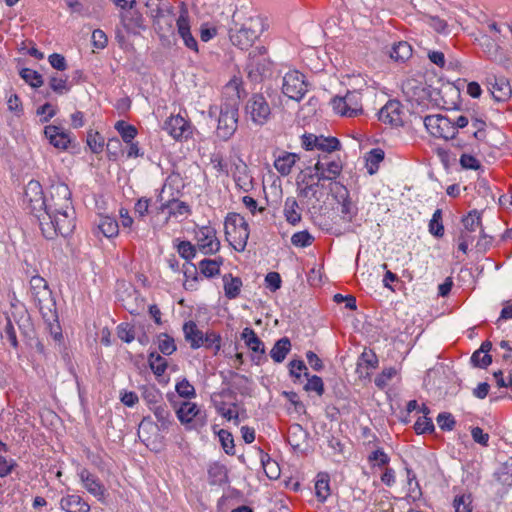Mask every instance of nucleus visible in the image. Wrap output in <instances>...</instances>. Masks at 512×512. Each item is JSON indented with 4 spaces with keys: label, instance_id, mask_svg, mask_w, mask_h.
Segmentation results:
<instances>
[{
    "label": "nucleus",
    "instance_id": "nucleus-13",
    "mask_svg": "<svg viewBox=\"0 0 512 512\" xmlns=\"http://www.w3.org/2000/svg\"><path fill=\"white\" fill-rule=\"evenodd\" d=\"M308 90L305 76L297 71H288L283 77L282 92L290 99L301 100Z\"/></svg>",
    "mask_w": 512,
    "mask_h": 512
},
{
    "label": "nucleus",
    "instance_id": "nucleus-54",
    "mask_svg": "<svg viewBox=\"0 0 512 512\" xmlns=\"http://www.w3.org/2000/svg\"><path fill=\"white\" fill-rule=\"evenodd\" d=\"M261 463H262V466H263V469H264L266 475L270 479L278 478L280 471H279L278 464L274 460L270 459V457L267 454H265V455H262V457H261Z\"/></svg>",
    "mask_w": 512,
    "mask_h": 512
},
{
    "label": "nucleus",
    "instance_id": "nucleus-57",
    "mask_svg": "<svg viewBox=\"0 0 512 512\" xmlns=\"http://www.w3.org/2000/svg\"><path fill=\"white\" fill-rule=\"evenodd\" d=\"M203 342L202 347L213 348L216 353L221 349V336L214 331L205 332Z\"/></svg>",
    "mask_w": 512,
    "mask_h": 512
},
{
    "label": "nucleus",
    "instance_id": "nucleus-7",
    "mask_svg": "<svg viewBox=\"0 0 512 512\" xmlns=\"http://www.w3.org/2000/svg\"><path fill=\"white\" fill-rule=\"evenodd\" d=\"M334 112L343 117H357L363 113L362 97L359 91H348L344 96L331 100Z\"/></svg>",
    "mask_w": 512,
    "mask_h": 512
},
{
    "label": "nucleus",
    "instance_id": "nucleus-60",
    "mask_svg": "<svg viewBox=\"0 0 512 512\" xmlns=\"http://www.w3.org/2000/svg\"><path fill=\"white\" fill-rule=\"evenodd\" d=\"M498 480L504 485H512V457L500 468L498 472Z\"/></svg>",
    "mask_w": 512,
    "mask_h": 512
},
{
    "label": "nucleus",
    "instance_id": "nucleus-44",
    "mask_svg": "<svg viewBox=\"0 0 512 512\" xmlns=\"http://www.w3.org/2000/svg\"><path fill=\"white\" fill-rule=\"evenodd\" d=\"M412 56V48L407 42H399L392 47L390 57L395 61L404 62Z\"/></svg>",
    "mask_w": 512,
    "mask_h": 512
},
{
    "label": "nucleus",
    "instance_id": "nucleus-2",
    "mask_svg": "<svg viewBox=\"0 0 512 512\" xmlns=\"http://www.w3.org/2000/svg\"><path fill=\"white\" fill-rule=\"evenodd\" d=\"M263 31L264 23L260 16H246L241 11H238L233 14L229 38L235 47L241 50H248Z\"/></svg>",
    "mask_w": 512,
    "mask_h": 512
},
{
    "label": "nucleus",
    "instance_id": "nucleus-20",
    "mask_svg": "<svg viewBox=\"0 0 512 512\" xmlns=\"http://www.w3.org/2000/svg\"><path fill=\"white\" fill-rule=\"evenodd\" d=\"M44 135L51 145L60 150L67 149L71 142L69 133L59 126H46Z\"/></svg>",
    "mask_w": 512,
    "mask_h": 512
},
{
    "label": "nucleus",
    "instance_id": "nucleus-3",
    "mask_svg": "<svg viewBox=\"0 0 512 512\" xmlns=\"http://www.w3.org/2000/svg\"><path fill=\"white\" fill-rule=\"evenodd\" d=\"M36 301L45 325V330L49 332L56 342H61L62 330L52 292L48 288L47 282L42 277L34 275V303Z\"/></svg>",
    "mask_w": 512,
    "mask_h": 512
},
{
    "label": "nucleus",
    "instance_id": "nucleus-1",
    "mask_svg": "<svg viewBox=\"0 0 512 512\" xmlns=\"http://www.w3.org/2000/svg\"><path fill=\"white\" fill-rule=\"evenodd\" d=\"M36 202L43 210L37 215L42 234L47 239L56 235L66 237L75 228V210L71 201V192L67 185L59 183L50 188V199L46 197L42 186L34 181V210Z\"/></svg>",
    "mask_w": 512,
    "mask_h": 512
},
{
    "label": "nucleus",
    "instance_id": "nucleus-12",
    "mask_svg": "<svg viewBox=\"0 0 512 512\" xmlns=\"http://www.w3.org/2000/svg\"><path fill=\"white\" fill-rule=\"evenodd\" d=\"M168 185L164 184L161 190L158 191L156 200L159 202V206L156 208L157 214L168 211V218L170 217H182L190 214V207L186 202L180 201L174 197L166 198Z\"/></svg>",
    "mask_w": 512,
    "mask_h": 512
},
{
    "label": "nucleus",
    "instance_id": "nucleus-62",
    "mask_svg": "<svg viewBox=\"0 0 512 512\" xmlns=\"http://www.w3.org/2000/svg\"><path fill=\"white\" fill-rule=\"evenodd\" d=\"M471 362L476 367L486 368L492 362V358L489 354H482V351H475L471 356Z\"/></svg>",
    "mask_w": 512,
    "mask_h": 512
},
{
    "label": "nucleus",
    "instance_id": "nucleus-15",
    "mask_svg": "<svg viewBox=\"0 0 512 512\" xmlns=\"http://www.w3.org/2000/svg\"><path fill=\"white\" fill-rule=\"evenodd\" d=\"M331 191L334 199L340 206V213L344 220L352 221L357 215V206L352 202L348 189L339 182L332 183Z\"/></svg>",
    "mask_w": 512,
    "mask_h": 512
},
{
    "label": "nucleus",
    "instance_id": "nucleus-40",
    "mask_svg": "<svg viewBox=\"0 0 512 512\" xmlns=\"http://www.w3.org/2000/svg\"><path fill=\"white\" fill-rule=\"evenodd\" d=\"M420 411L423 413V416H420L415 424L414 429L418 434H423L427 432H432L434 430V424L432 422V419L427 417V414L429 413V409L423 405L420 408Z\"/></svg>",
    "mask_w": 512,
    "mask_h": 512
},
{
    "label": "nucleus",
    "instance_id": "nucleus-37",
    "mask_svg": "<svg viewBox=\"0 0 512 512\" xmlns=\"http://www.w3.org/2000/svg\"><path fill=\"white\" fill-rule=\"evenodd\" d=\"M384 159V151L380 148L372 149L367 153L366 156V168L370 175H373L377 172L379 168V164Z\"/></svg>",
    "mask_w": 512,
    "mask_h": 512
},
{
    "label": "nucleus",
    "instance_id": "nucleus-29",
    "mask_svg": "<svg viewBox=\"0 0 512 512\" xmlns=\"http://www.w3.org/2000/svg\"><path fill=\"white\" fill-rule=\"evenodd\" d=\"M323 188L324 186L322 183L303 186L301 188H297L298 196L313 203L320 202L325 194Z\"/></svg>",
    "mask_w": 512,
    "mask_h": 512
},
{
    "label": "nucleus",
    "instance_id": "nucleus-53",
    "mask_svg": "<svg viewBox=\"0 0 512 512\" xmlns=\"http://www.w3.org/2000/svg\"><path fill=\"white\" fill-rule=\"evenodd\" d=\"M313 241L314 237L307 230L296 232L291 237V243L300 248L310 246Z\"/></svg>",
    "mask_w": 512,
    "mask_h": 512
},
{
    "label": "nucleus",
    "instance_id": "nucleus-58",
    "mask_svg": "<svg viewBox=\"0 0 512 512\" xmlns=\"http://www.w3.org/2000/svg\"><path fill=\"white\" fill-rule=\"evenodd\" d=\"M368 461L372 464V466L377 467H383L386 466L390 458L389 456L384 452L382 448H378L374 450L369 456Z\"/></svg>",
    "mask_w": 512,
    "mask_h": 512
},
{
    "label": "nucleus",
    "instance_id": "nucleus-51",
    "mask_svg": "<svg viewBox=\"0 0 512 512\" xmlns=\"http://www.w3.org/2000/svg\"><path fill=\"white\" fill-rule=\"evenodd\" d=\"M304 375L307 377V383L304 389L307 392H316L318 396H321L324 393V383L322 379L317 375L309 376L307 372H305Z\"/></svg>",
    "mask_w": 512,
    "mask_h": 512
},
{
    "label": "nucleus",
    "instance_id": "nucleus-41",
    "mask_svg": "<svg viewBox=\"0 0 512 512\" xmlns=\"http://www.w3.org/2000/svg\"><path fill=\"white\" fill-rule=\"evenodd\" d=\"M486 127L487 124L484 120L477 117H472L470 120L468 132L471 133L476 140L484 142L486 141L487 135Z\"/></svg>",
    "mask_w": 512,
    "mask_h": 512
},
{
    "label": "nucleus",
    "instance_id": "nucleus-21",
    "mask_svg": "<svg viewBox=\"0 0 512 512\" xmlns=\"http://www.w3.org/2000/svg\"><path fill=\"white\" fill-rule=\"evenodd\" d=\"M489 90L493 98L498 102H505L512 96V88L504 77H492L488 80Z\"/></svg>",
    "mask_w": 512,
    "mask_h": 512
},
{
    "label": "nucleus",
    "instance_id": "nucleus-32",
    "mask_svg": "<svg viewBox=\"0 0 512 512\" xmlns=\"http://www.w3.org/2000/svg\"><path fill=\"white\" fill-rule=\"evenodd\" d=\"M222 280L225 296L228 299L238 297L242 287V280L239 277H234L232 274H225Z\"/></svg>",
    "mask_w": 512,
    "mask_h": 512
},
{
    "label": "nucleus",
    "instance_id": "nucleus-61",
    "mask_svg": "<svg viewBox=\"0 0 512 512\" xmlns=\"http://www.w3.org/2000/svg\"><path fill=\"white\" fill-rule=\"evenodd\" d=\"M177 251L186 260H191L196 255V247L189 241H181L177 246Z\"/></svg>",
    "mask_w": 512,
    "mask_h": 512
},
{
    "label": "nucleus",
    "instance_id": "nucleus-49",
    "mask_svg": "<svg viewBox=\"0 0 512 512\" xmlns=\"http://www.w3.org/2000/svg\"><path fill=\"white\" fill-rule=\"evenodd\" d=\"M481 47L489 59L496 60L498 58L500 47L493 39L483 36Z\"/></svg>",
    "mask_w": 512,
    "mask_h": 512
},
{
    "label": "nucleus",
    "instance_id": "nucleus-14",
    "mask_svg": "<svg viewBox=\"0 0 512 512\" xmlns=\"http://www.w3.org/2000/svg\"><path fill=\"white\" fill-rule=\"evenodd\" d=\"M196 246L204 255H212L220 250V241L216 229L206 225L195 230Z\"/></svg>",
    "mask_w": 512,
    "mask_h": 512
},
{
    "label": "nucleus",
    "instance_id": "nucleus-16",
    "mask_svg": "<svg viewBox=\"0 0 512 512\" xmlns=\"http://www.w3.org/2000/svg\"><path fill=\"white\" fill-rule=\"evenodd\" d=\"M163 129L176 141L188 139L193 133L191 123L180 114L168 117Z\"/></svg>",
    "mask_w": 512,
    "mask_h": 512
},
{
    "label": "nucleus",
    "instance_id": "nucleus-23",
    "mask_svg": "<svg viewBox=\"0 0 512 512\" xmlns=\"http://www.w3.org/2000/svg\"><path fill=\"white\" fill-rule=\"evenodd\" d=\"M379 120L383 123L393 126L402 124L400 103L398 101H388L378 113Z\"/></svg>",
    "mask_w": 512,
    "mask_h": 512
},
{
    "label": "nucleus",
    "instance_id": "nucleus-5",
    "mask_svg": "<svg viewBox=\"0 0 512 512\" xmlns=\"http://www.w3.org/2000/svg\"><path fill=\"white\" fill-rule=\"evenodd\" d=\"M238 126V105L236 101L226 102L221 105L216 135L221 140L230 139Z\"/></svg>",
    "mask_w": 512,
    "mask_h": 512
},
{
    "label": "nucleus",
    "instance_id": "nucleus-4",
    "mask_svg": "<svg viewBox=\"0 0 512 512\" xmlns=\"http://www.w3.org/2000/svg\"><path fill=\"white\" fill-rule=\"evenodd\" d=\"M224 224L226 240L234 250L243 252L250 234L247 221L238 213H229Z\"/></svg>",
    "mask_w": 512,
    "mask_h": 512
},
{
    "label": "nucleus",
    "instance_id": "nucleus-10",
    "mask_svg": "<svg viewBox=\"0 0 512 512\" xmlns=\"http://www.w3.org/2000/svg\"><path fill=\"white\" fill-rule=\"evenodd\" d=\"M176 415L181 424L188 429H197L206 424L207 418L204 411L194 402H183L176 411Z\"/></svg>",
    "mask_w": 512,
    "mask_h": 512
},
{
    "label": "nucleus",
    "instance_id": "nucleus-22",
    "mask_svg": "<svg viewBox=\"0 0 512 512\" xmlns=\"http://www.w3.org/2000/svg\"><path fill=\"white\" fill-rule=\"evenodd\" d=\"M83 487L98 500H102L105 496V488L99 479L91 474L87 469H81L78 473Z\"/></svg>",
    "mask_w": 512,
    "mask_h": 512
},
{
    "label": "nucleus",
    "instance_id": "nucleus-18",
    "mask_svg": "<svg viewBox=\"0 0 512 512\" xmlns=\"http://www.w3.org/2000/svg\"><path fill=\"white\" fill-rule=\"evenodd\" d=\"M315 169L319 172L323 181L335 180L343 170V164L339 158L323 157L315 163Z\"/></svg>",
    "mask_w": 512,
    "mask_h": 512
},
{
    "label": "nucleus",
    "instance_id": "nucleus-8",
    "mask_svg": "<svg viewBox=\"0 0 512 512\" xmlns=\"http://www.w3.org/2000/svg\"><path fill=\"white\" fill-rule=\"evenodd\" d=\"M245 116L256 126L265 125L271 117V108L262 94H253L246 102Z\"/></svg>",
    "mask_w": 512,
    "mask_h": 512
},
{
    "label": "nucleus",
    "instance_id": "nucleus-9",
    "mask_svg": "<svg viewBox=\"0 0 512 512\" xmlns=\"http://www.w3.org/2000/svg\"><path fill=\"white\" fill-rule=\"evenodd\" d=\"M271 65L266 48L264 46L256 47L249 53L246 66L248 76L251 80L258 82L270 72Z\"/></svg>",
    "mask_w": 512,
    "mask_h": 512
},
{
    "label": "nucleus",
    "instance_id": "nucleus-56",
    "mask_svg": "<svg viewBox=\"0 0 512 512\" xmlns=\"http://www.w3.org/2000/svg\"><path fill=\"white\" fill-rule=\"evenodd\" d=\"M58 112L57 105L51 103H45L39 106L36 110V114L40 117V121L47 122L53 118Z\"/></svg>",
    "mask_w": 512,
    "mask_h": 512
},
{
    "label": "nucleus",
    "instance_id": "nucleus-36",
    "mask_svg": "<svg viewBox=\"0 0 512 512\" xmlns=\"http://www.w3.org/2000/svg\"><path fill=\"white\" fill-rule=\"evenodd\" d=\"M217 412L228 421H234L235 424L240 423L237 405L235 403L226 404L224 402H215Z\"/></svg>",
    "mask_w": 512,
    "mask_h": 512
},
{
    "label": "nucleus",
    "instance_id": "nucleus-25",
    "mask_svg": "<svg viewBox=\"0 0 512 512\" xmlns=\"http://www.w3.org/2000/svg\"><path fill=\"white\" fill-rule=\"evenodd\" d=\"M299 160L298 154L284 151L275 158L274 167L281 176H288Z\"/></svg>",
    "mask_w": 512,
    "mask_h": 512
},
{
    "label": "nucleus",
    "instance_id": "nucleus-24",
    "mask_svg": "<svg viewBox=\"0 0 512 512\" xmlns=\"http://www.w3.org/2000/svg\"><path fill=\"white\" fill-rule=\"evenodd\" d=\"M60 509L64 512H89L90 505L77 494H66L60 499Z\"/></svg>",
    "mask_w": 512,
    "mask_h": 512
},
{
    "label": "nucleus",
    "instance_id": "nucleus-59",
    "mask_svg": "<svg viewBox=\"0 0 512 512\" xmlns=\"http://www.w3.org/2000/svg\"><path fill=\"white\" fill-rule=\"evenodd\" d=\"M218 436L224 451L227 454L233 455L235 453V445L232 434L227 430L222 429L219 431Z\"/></svg>",
    "mask_w": 512,
    "mask_h": 512
},
{
    "label": "nucleus",
    "instance_id": "nucleus-52",
    "mask_svg": "<svg viewBox=\"0 0 512 512\" xmlns=\"http://www.w3.org/2000/svg\"><path fill=\"white\" fill-rule=\"evenodd\" d=\"M175 390L180 397L191 399L196 396L194 386L186 379L178 381L175 385Z\"/></svg>",
    "mask_w": 512,
    "mask_h": 512
},
{
    "label": "nucleus",
    "instance_id": "nucleus-11",
    "mask_svg": "<svg viewBox=\"0 0 512 512\" xmlns=\"http://www.w3.org/2000/svg\"><path fill=\"white\" fill-rule=\"evenodd\" d=\"M424 125L433 137L446 140L455 137V127L451 117L441 114L428 115L424 118Z\"/></svg>",
    "mask_w": 512,
    "mask_h": 512
},
{
    "label": "nucleus",
    "instance_id": "nucleus-35",
    "mask_svg": "<svg viewBox=\"0 0 512 512\" xmlns=\"http://www.w3.org/2000/svg\"><path fill=\"white\" fill-rule=\"evenodd\" d=\"M222 264V257L215 259H203L199 262V269L205 277L212 278L220 273V267Z\"/></svg>",
    "mask_w": 512,
    "mask_h": 512
},
{
    "label": "nucleus",
    "instance_id": "nucleus-19",
    "mask_svg": "<svg viewBox=\"0 0 512 512\" xmlns=\"http://www.w3.org/2000/svg\"><path fill=\"white\" fill-rule=\"evenodd\" d=\"M93 233L96 237L100 235L111 239L119 234V224L115 218L108 215H100L95 222Z\"/></svg>",
    "mask_w": 512,
    "mask_h": 512
},
{
    "label": "nucleus",
    "instance_id": "nucleus-39",
    "mask_svg": "<svg viewBox=\"0 0 512 512\" xmlns=\"http://www.w3.org/2000/svg\"><path fill=\"white\" fill-rule=\"evenodd\" d=\"M315 495L320 502L326 501L330 495L329 477L327 474H318L315 483Z\"/></svg>",
    "mask_w": 512,
    "mask_h": 512
},
{
    "label": "nucleus",
    "instance_id": "nucleus-38",
    "mask_svg": "<svg viewBox=\"0 0 512 512\" xmlns=\"http://www.w3.org/2000/svg\"><path fill=\"white\" fill-rule=\"evenodd\" d=\"M49 87L58 95L67 94L71 90V84L67 76L51 75L49 78Z\"/></svg>",
    "mask_w": 512,
    "mask_h": 512
},
{
    "label": "nucleus",
    "instance_id": "nucleus-28",
    "mask_svg": "<svg viewBox=\"0 0 512 512\" xmlns=\"http://www.w3.org/2000/svg\"><path fill=\"white\" fill-rule=\"evenodd\" d=\"M454 493L453 507L455 512H472V494L467 490L456 488H454Z\"/></svg>",
    "mask_w": 512,
    "mask_h": 512
},
{
    "label": "nucleus",
    "instance_id": "nucleus-45",
    "mask_svg": "<svg viewBox=\"0 0 512 512\" xmlns=\"http://www.w3.org/2000/svg\"><path fill=\"white\" fill-rule=\"evenodd\" d=\"M323 180L320 179L319 172L313 167H309L301 172L297 188L308 186L310 184L321 183Z\"/></svg>",
    "mask_w": 512,
    "mask_h": 512
},
{
    "label": "nucleus",
    "instance_id": "nucleus-48",
    "mask_svg": "<svg viewBox=\"0 0 512 512\" xmlns=\"http://www.w3.org/2000/svg\"><path fill=\"white\" fill-rule=\"evenodd\" d=\"M117 336L125 343H131L135 337V328L130 323H120L116 328Z\"/></svg>",
    "mask_w": 512,
    "mask_h": 512
},
{
    "label": "nucleus",
    "instance_id": "nucleus-50",
    "mask_svg": "<svg viewBox=\"0 0 512 512\" xmlns=\"http://www.w3.org/2000/svg\"><path fill=\"white\" fill-rule=\"evenodd\" d=\"M429 231L436 237H441L444 234V226L442 224V211L440 209L435 210L432 218L429 222Z\"/></svg>",
    "mask_w": 512,
    "mask_h": 512
},
{
    "label": "nucleus",
    "instance_id": "nucleus-64",
    "mask_svg": "<svg viewBox=\"0 0 512 512\" xmlns=\"http://www.w3.org/2000/svg\"><path fill=\"white\" fill-rule=\"evenodd\" d=\"M150 203L151 200L146 197H141L137 200L134 206V210L138 217L144 218L148 214Z\"/></svg>",
    "mask_w": 512,
    "mask_h": 512
},
{
    "label": "nucleus",
    "instance_id": "nucleus-63",
    "mask_svg": "<svg viewBox=\"0 0 512 512\" xmlns=\"http://www.w3.org/2000/svg\"><path fill=\"white\" fill-rule=\"evenodd\" d=\"M87 144L94 153L102 151L104 146V140L99 133L89 134L87 138Z\"/></svg>",
    "mask_w": 512,
    "mask_h": 512
},
{
    "label": "nucleus",
    "instance_id": "nucleus-30",
    "mask_svg": "<svg viewBox=\"0 0 512 512\" xmlns=\"http://www.w3.org/2000/svg\"><path fill=\"white\" fill-rule=\"evenodd\" d=\"M283 213L286 221L291 225H296L301 221L300 208L294 197L286 198Z\"/></svg>",
    "mask_w": 512,
    "mask_h": 512
},
{
    "label": "nucleus",
    "instance_id": "nucleus-47",
    "mask_svg": "<svg viewBox=\"0 0 512 512\" xmlns=\"http://www.w3.org/2000/svg\"><path fill=\"white\" fill-rule=\"evenodd\" d=\"M158 349L164 355H171L176 351V344L173 337L166 333H161L157 337Z\"/></svg>",
    "mask_w": 512,
    "mask_h": 512
},
{
    "label": "nucleus",
    "instance_id": "nucleus-31",
    "mask_svg": "<svg viewBox=\"0 0 512 512\" xmlns=\"http://www.w3.org/2000/svg\"><path fill=\"white\" fill-rule=\"evenodd\" d=\"M241 338L245 342V345L256 353H265L264 343L256 335L252 328L246 327L241 333Z\"/></svg>",
    "mask_w": 512,
    "mask_h": 512
},
{
    "label": "nucleus",
    "instance_id": "nucleus-46",
    "mask_svg": "<svg viewBox=\"0 0 512 512\" xmlns=\"http://www.w3.org/2000/svg\"><path fill=\"white\" fill-rule=\"evenodd\" d=\"M115 129L125 143H131L137 135V129L122 120L115 123Z\"/></svg>",
    "mask_w": 512,
    "mask_h": 512
},
{
    "label": "nucleus",
    "instance_id": "nucleus-6",
    "mask_svg": "<svg viewBox=\"0 0 512 512\" xmlns=\"http://www.w3.org/2000/svg\"><path fill=\"white\" fill-rule=\"evenodd\" d=\"M145 29L143 16L136 10L128 9L120 13V26L116 28L115 37L119 44L126 43V34L138 35Z\"/></svg>",
    "mask_w": 512,
    "mask_h": 512
},
{
    "label": "nucleus",
    "instance_id": "nucleus-42",
    "mask_svg": "<svg viewBox=\"0 0 512 512\" xmlns=\"http://www.w3.org/2000/svg\"><path fill=\"white\" fill-rule=\"evenodd\" d=\"M148 363L151 370L157 377L162 376L165 373L168 366L167 360L156 352H152L149 354Z\"/></svg>",
    "mask_w": 512,
    "mask_h": 512
},
{
    "label": "nucleus",
    "instance_id": "nucleus-33",
    "mask_svg": "<svg viewBox=\"0 0 512 512\" xmlns=\"http://www.w3.org/2000/svg\"><path fill=\"white\" fill-rule=\"evenodd\" d=\"M291 350V342L287 337L279 339L272 349L270 350V356L276 363H281L285 360L287 354Z\"/></svg>",
    "mask_w": 512,
    "mask_h": 512
},
{
    "label": "nucleus",
    "instance_id": "nucleus-17",
    "mask_svg": "<svg viewBox=\"0 0 512 512\" xmlns=\"http://www.w3.org/2000/svg\"><path fill=\"white\" fill-rule=\"evenodd\" d=\"M179 8V16L176 20L177 33L189 50L198 53V43L191 33L188 8L185 3H181Z\"/></svg>",
    "mask_w": 512,
    "mask_h": 512
},
{
    "label": "nucleus",
    "instance_id": "nucleus-26",
    "mask_svg": "<svg viewBox=\"0 0 512 512\" xmlns=\"http://www.w3.org/2000/svg\"><path fill=\"white\" fill-rule=\"evenodd\" d=\"M183 333L185 340L190 344L192 349H198L203 346L205 333L198 328L194 321L184 323Z\"/></svg>",
    "mask_w": 512,
    "mask_h": 512
},
{
    "label": "nucleus",
    "instance_id": "nucleus-55",
    "mask_svg": "<svg viewBox=\"0 0 512 512\" xmlns=\"http://www.w3.org/2000/svg\"><path fill=\"white\" fill-rule=\"evenodd\" d=\"M397 370L393 367L385 368L374 380L375 385L383 389L396 376Z\"/></svg>",
    "mask_w": 512,
    "mask_h": 512
},
{
    "label": "nucleus",
    "instance_id": "nucleus-43",
    "mask_svg": "<svg viewBox=\"0 0 512 512\" xmlns=\"http://www.w3.org/2000/svg\"><path fill=\"white\" fill-rule=\"evenodd\" d=\"M316 149L318 151L324 152V153H331L333 151L338 150L340 146V142L335 137H325L323 135L317 136L316 140Z\"/></svg>",
    "mask_w": 512,
    "mask_h": 512
},
{
    "label": "nucleus",
    "instance_id": "nucleus-27",
    "mask_svg": "<svg viewBox=\"0 0 512 512\" xmlns=\"http://www.w3.org/2000/svg\"><path fill=\"white\" fill-rule=\"evenodd\" d=\"M233 178L236 186L243 192H248L253 188V179L249 174L248 167L245 163L240 162L235 165Z\"/></svg>",
    "mask_w": 512,
    "mask_h": 512
},
{
    "label": "nucleus",
    "instance_id": "nucleus-34",
    "mask_svg": "<svg viewBox=\"0 0 512 512\" xmlns=\"http://www.w3.org/2000/svg\"><path fill=\"white\" fill-rule=\"evenodd\" d=\"M464 229L462 232H467L470 235L473 233L479 232L481 234L483 232L481 226V215L478 211L473 210L468 213L462 220Z\"/></svg>",
    "mask_w": 512,
    "mask_h": 512
}]
</instances>
